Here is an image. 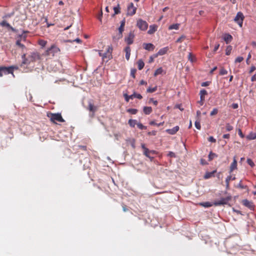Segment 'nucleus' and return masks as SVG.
<instances>
[{"label": "nucleus", "mask_w": 256, "mask_h": 256, "mask_svg": "<svg viewBox=\"0 0 256 256\" xmlns=\"http://www.w3.org/2000/svg\"><path fill=\"white\" fill-rule=\"evenodd\" d=\"M247 138L250 140L256 139V133L251 132L248 136Z\"/></svg>", "instance_id": "nucleus-27"}, {"label": "nucleus", "mask_w": 256, "mask_h": 256, "mask_svg": "<svg viewBox=\"0 0 256 256\" xmlns=\"http://www.w3.org/2000/svg\"><path fill=\"white\" fill-rule=\"evenodd\" d=\"M124 50L126 52H126H130V48L129 46H128L126 47L125 49H124Z\"/></svg>", "instance_id": "nucleus-60"}, {"label": "nucleus", "mask_w": 256, "mask_h": 256, "mask_svg": "<svg viewBox=\"0 0 256 256\" xmlns=\"http://www.w3.org/2000/svg\"><path fill=\"white\" fill-rule=\"evenodd\" d=\"M220 47V44H216V45H215V46L214 48V52H216L219 48Z\"/></svg>", "instance_id": "nucleus-59"}, {"label": "nucleus", "mask_w": 256, "mask_h": 256, "mask_svg": "<svg viewBox=\"0 0 256 256\" xmlns=\"http://www.w3.org/2000/svg\"><path fill=\"white\" fill-rule=\"evenodd\" d=\"M232 50V46H228L226 48V55H228V56L230 55V52H231Z\"/></svg>", "instance_id": "nucleus-39"}, {"label": "nucleus", "mask_w": 256, "mask_h": 256, "mask_svg": "<svg viewBox=\"0 0 256 256\" xmlns=\"http://www.w3.org/2000/svg\"><path fill=\"white\" fill-rule=\"evenodd\" d=\"M156 90H157L156 86L152 88L150 87L146 90V92H149V93H152V92H156Z\"/></svg>", "instance_id": "nucleus-35"}, {"label": "nucleus", "mask_w": 256, "mask_h": 256, "mask_svg": "<svg viewBox=\"0 0 256 256\" xmlns=\"http://www.w3.org/2000/svg\"><path fill=\"white\" fill-rule=\"evenodd\" d=\"M124 99L126 102H128L130 99H133L134 98H136L138 99H142V96L140 94H136L134 92L132 94L128 96L126 94H124Z\"/></svg>", "instance_id": "nucleus-7"}, {"label": "nucleus", "mask_w": 256, "mask_h": 256, "mask_svg": "<svg viewBox=\"0 0 256 256\" xmlns=\"http://www.w3.org/2000/svg\"><path fill=\"white\" fill-rule=\"evenodd\" d=\"M185 38V36H182L180 37L176 41V42H181L183 39Z\"/></svg>", "instance_id": "nucleus-54"}, {"label": "nucleus", "mask_w": 256, "mask_h": 256, "mask_svg": "<svg viewBox=\"0 0 256 256\" xmlns=\"http://www.w3.org/2000/svg\"><path fill=\"white\" fill-rule=\"evenodd\" d=\"M138 70H141L144 68V63L142 60H139L138 62Z\"/></svg>", "instance_id": "nucleus-25"}, {"label": "nucleus", "mask_w": 256, "mask_h": 256, "mask_svg": "<svg viewBox=\"0 0 256 256\" xmlns=\"http://www.w3.org/2000/svg\"><path fill=\"white\" fill-rule=\"evenodd\" d=\"M142 148L144 150V154L148 158H150L152 160L153 158V157H151L150 156V150L146 148L144 144H142Z\"/></svg>", "instance_id": "nucleus-14"}, {"label": "nucleus", "mask_w": 256, "mask_h": 256, "mask_svg": "<svg viewBox=\"0 0 256 256\" xmlns=\"http://www.w3.org/2000/svg\"><path fill=\"white\" fill-rule=\"evenodd\" d=\"M88 107L87 109L90 110V112H92V116H93L94 115V113L97 110V107L96 106H94L91 100L88 101Z\"/></svg>", "instance_id": "nucleus-11"}, {"label": "nucleus", "mask_w": 256, "mask_h": 256, "mask_svg": "<svg viewBox=\"0 0 256 256\" xmlns=\"http://www.w3.org/2000/svg\"><path fill=\"white\" fill-rule=\"evenodd\" d=\"M136 26L142 30H146L148 28L147 22L142 19H140L137 21Z\"/></svg>", "instance_id": "nucleus-5"}, {"label": "nucleus", "mask_w": 256, "mask_h": 256, "mask_svg": "<svg viewBox=\"0 0 256 256\" xmlns=\"http://www.w3.org/2000/svg\"><path fill=\"white\" fill-rule=\"evenodd\" d=\"M16 44L17 46H19L22 49L26 48L25 46L23 44L20 43V40H17L16 42Z\"/></svg>", "instance_id": "nucleus-41"}, {"label": "nucleus", "mask_w": 256, "mask_h": 256, "mask_svg": "<svg viewBox=\"0 0 256 256\" xmlns=\"http://www.w3.org/2000/svg\"><path fill=\"white\" fill-rule=\"evenodd\" d=\"M237 168V161L236 159V157L234 158L233 162L231 164L230 166V172H232L234 170Z\"/></svg>", "instance_id": "nucleus-19"}, {"label": "nucleus", "mask_w": 256, "mask_h": 256, "mask_svg": "<svg viewBox=\"0 0 256 256\" xmlns=\"http://www.w3.org/2000/svg\"><path fill=\"white\" fill-rule=\"evenodd\" d=\"M30 60L31 62H35L40 59V56L37 52H32L30 56Z\"/></svg>", "instance_id": "nucleus-12"}, {"label": "nucleus", "mask_w": 256, "mask_h": 256, "mask_svg": "<svg viewBox=\"0 0 256 256\" xmlns=\"http://www.w3.org/2000/svg\"><path fill=\"white\" fill-rule=\"evenodd\" d=\"M223 38L226 44H228L232 41V37L230 34H226L224 36Z\"/></svg>", "instance_id": "nucleus-20"}, {"label": "nucleus", "mask_w": 256, "mask_h": 256, "mask_svg": "<svg viewBox=\"0 0 256 256\" xmlns=\"http://www.w3.org/2000/svg\"><path fill=\"white\" fill-rule=\"evenodd\" d=\"M195 126L196 128L198 130H200L201 128L200 124V121L199 120H197L194 123Z\"/></svg>", "instance_id": "nucleus-40"}, {"label": "nucleus", "mask_w": 256, "mask_h": 256, "mask_svg": "<svg viewBox=\"0 0 256 256\" xmlns=\"http://www.w3.org/2000/svg\"><path fill=\"white\" fill-rule=\"evenodd\" d=\"M208 140L212 142H216V140L212 136L208 138Z\"/></svg>", "instance_id": "nucleus-53"}, {"label": "nucleus", "mask_w": 256, "mask_h": 256, "mask_svg": "<svg viewBox=\"0 0 256 256\" xmlns=\"http://www.w3.org/2000/svg\"><path fill=\"white\" fill-rule=\"evenodd\" d=\"M162 72H163V70H162V68H158L155 71V72L154 73V76H156L158 74H162Z\"/></svg>", "instance_id": "nucleus-34"}, {"label": "nucleus", "mask_w": 256, "mask_h": 256, "mask_svg": "<svg viewBox=\"0 0 256 256\" xmlns=\"http://www.w3.org/2000/svg\"><path fill=\"white\" fill-rule=\"evenodd\" d=\"M244 60V58L242 56H238L235 60V62H240Z\"/></svg>", "instance_id": "nucleus-52"}, {"label": "nucleus", "mask_w": 256, "mask_h": 256, "mask_svg": "<svg viewBox=\"0 0 256 256\" xmlns=\"http://www.w3.org/2000/svg\"><path fill=\"white\" fill-rule=\"evenodd\" d=\"M136 9L133 3H130L127 7V15L130 16L134 15L136 12Z\"/></svg>", "instance_id": "nucleus-6"}, {"label": "nucleus", "mask_w": 256, "mask_h": 256, "mask_svg": "<svg viewBox=\"0 0 256 256\" xmlns=\"http://www.w3.org/2000/svg\"><path fill=\"white\" fill-rule=\"evenodd\" d=\"M232 108L234 109H236L238 108V104L236 103H234L232 104Z\"/></svg>", "instance_id": "nucleus-64"}, {"label": "nucleus", "mask_w": 256, "mask_h": 256, "mask_svg": "<svg viewBox=\"0 0 256 256\" xmlns=\"http://www.w3.org/2000/svg\"><path fill=\"white\" fill-rule=\"evenodd\" d=\"M113 9L114 12V15L118 14L120 12V8L119 4H118V5L114 7Z\"/></svg>", "instance_id": "nucleus-29"}, {"label": "nucleus", "mask_w": 256, "mask_h": 256, "mask_svg": "<svg viewBox=\"0 0 256 256\" xmlns=\"http://www.w3.org/2000/svg\"><path fill=\"white\" fill-rule=\"evenodd\" d=\"M247 162L252 168L255 166L254 162L250 158L247 159Z\"/></svg>", "instance_id": "nucleus-44"}, {"label": "nucleus", "mask_w": 256, "mask_h": 256, "mask_svg": "<svg viewBox=\"0 0 256 256\" xmlns=\"http://www.w3.org/2000/svg\"><path fill=\"white\" fill-rule=\"evenodd\" d=\"M143 48L148 51H153L155 48V46L151 43H144Z\"/></svg>", "instance_id": "nucleus-13"}, {"label": "nucleus", "mask_w": 256, "mask_h": 256, "mask_svg": "<svg viewBox=\"0 0 256 256\" xmlns=\"http://www.w3.org/2000/svg\"><path fill=\"white\" fill-rule=\"evenodd\" d=\"M156 132L155 130H152V132H149L148 134V135H152V136H155L156 134Z\"/></svg>", "instance_id": "nucleus-58"}, {"label": "nucleus", "mask_w": 256, "mask_h": 256, "mask_svg": "<svg viewBox=\"0 0 256 256\" xmlns=\"http://www.w3.org/2000/svg\"><path fill=\"white\" fill-rule=\"evenodd\" d=\"M127 142H129L133 148H135V140L134 138L126 140Z\"/></svg>", "instance_id": "nucleus-32"}, {"label": "nucleus", "mask_w": 256, "mask_h": 256, "mask_svg": "<svg viewBox=\"0 0 256 256\" xmlns=\"http://www.w3.org/2000/svg\"><path fill=\"white\" fill-rule=\"evenodd\" d=\"M242 204H243V205L248 208L250 210H252L254 208V205L252 202L246 199L242 201Z\"/></svg>", "instance_id": "nucleus-15"}, {"label": "nucleus", "mask_w": 256, "mask_h": 256, "mask_svg": "<svg viewBox=\"0 0 256 256\" xmlns=\"http://www.w3.org/2000/svg\"><path fill=\"white\" fill-rule=\"evenodd\" d=\"M238 187L240 188L244 189L245 188L246 186L242 184V181L238 184Z\"/></svg>", "instance_id": "nucleus-61"}, {"label": "nucleus", "mask_w": 256, "mask_h": 256, "mask_svg": "<svg viewBox=\"0 0 256 256\" xmlns=\"http://www.w3.org/2000/svg\"><path fill=\"white\" fill-rule=\"evenodd\" d=\"M235 179H236V178L234 176V177H232L230 176H228L226 178V188L227 189L228 188H229L230 180H234Z\"/></svg>", "instance_id": "nucleus-23"}, {"label": "nucleus", "mask_w": 256, "mask_h": 256, "mask_svg": "<svg viewBox=\"0 0 256 256\" xmlns=\"http://www.w3.org/2000/svg\"><path fill=\"white\" fill-rule=\"evenodd\" d=\"M200 94L201 101L202 102L204 100V96L208 94V92L206 90L202 89L200 90Z\"/></svg>", "instance_id": "nucleus-21"}, {"label": "nucleus", "mask_w": 256, "mask_h": 256, "mask_svg": "<svg viewBox=\"0 0 256 256\" xmlns=\"http://www.w3.org/2000/svg\"><path fill=\"white\" fill-rule=\"evenodd\" d=\"M158 56H156V54H154L153 55L151 56L150 57V58H149V63H152L154 62V59L156 58H157Z\"/></svg>", "instance_id": "nucleus-45"}, {"label": "nucleus", "mask_w": 256, "mask_h": 256, "mask_svg": "<svg viewBox=\"0 0 256 256\" xmlns=\"http://www.w3.org/2000/svg\"><path fill=\"white\" fill-rule=\"evenodd\" d=\"M217 156H218V155L212 152H210L208 154V160L211 161L214 158H216Z\"/></svg>", "instance_id": "nucleus-28"}, {"label": "nucleus", "mask_w": 256, "mask_h": 256, "mask_svg": "<svg viewBox=\"0 0 256 256\" xmlns=\"http://www.w3.org/2000/svg\"><path fill=\"white\" fill-rule=\"evenodd\" d=\"M136 125L138 127L140 130H146V127L143 126L141 123H137Z\"/></svg>", "instance_id": "nucleus-49"}, {"label": "nucleus", "mask_w": 256, "mask_h": 256, "mask_svg": "<svg viewBox=\"0 0 256 256\" xmlns=\"http://www.w3.org/2000/svg\"><path fill=\"white\" fill-rule=\"evenodd\" d=\"M47 42L43 40H38V44L42 47L44 48Z\"/></svg>", "instance_id": "nucleus-36"}, {"label": "nucleus", "mask_w": 256, "mask_h": 256, "mask_svg": "<svg viewBox=\"0 0 256 256\" xmlns=\"http://www.w3.org/2000/svg\"><path fill=\"white\" fill-rule=\"evenodd\" d=\"M136 120H129L128 123L131 127H134L136 124H137Z\"/></svg>", "instance_id": "nucleus-33"}, {"label": "nucleus", "mask_w": 256, "mask_h": 256, "mask_svg": "<svg viewBox=\"0 0 256 256\" xmlns=\"http://www.w3.org/2000/svg\"><path fill=\"white\" fill-rule=\"evenodd\" d=\"M143 111L146 114H149L152 112V108L150 106H144Z\"/></svg>", "instance_id": "nucleus-22"}, {"label": "nucleus", "mask_w": 256, "mask_h": 256, "mask_svg": "<svg viewBox=\"0 0 256 256\" xmlns=\"http://www.w3.org/2000/svg\"><path fill=\"white\" fill-rule=\"evenodd\" d=\"M150 102H152L155 106H156L158 104V101L154 100L152 98L150 99Z\"/></svg>", "instance_id": "nucleus-56"}, {"label": "nucleus", "mask_w": 256, "mask_h": 256, "mask_svg": "<svg viewBox=\"0 0 256 256\" xmlns=\"http://www.w3.org/2000/svg\"><path fill=\"white\" fill-rule=\"evenodd\" d=\"M168 50V47H165L162 48H161L159 50V51L156 54V56H159L164 55V54H166Z\"/></svg>", "instance_id": "nucleus-16"}, {"label": "nucleus", "mask_w": 256, "mask_h": 256, "mask_svg": "<svg viewBox=\"0 0 256 256\" xmlns=\"http://www.w3.org/2000/svg\"><path fill=\"white\" fill-rule=\"evenodd\" d=\"M7 68H10L12 72H10V74H12L13 75V76H14V72H13L14 70V69H15V70L18 69V67L16 66H10L9 67H7Z\"/></svg>", "instance_id": "nucleus-51"}, {"label": "nucleus", "mask_w": 256, "mask_h": 256, "mask_svg": "<svg viewBox=\"0 0 256 256\" xmlns=\"http://www.w3.org/2000/svg\"><path fill=\"white\" fill-rule=\"evenodd\" d=\"M10 72H12L10 68H7L6 66H0V77L3 74H8Z\"/></svg>", "instance_id": "nucleus-10"}, {"label": "nucleus", "mask_w": 256, "mask_h": 256, "mask_svg": "<svg viewBox=\"0 0 256 256\" xmlns=\"http://www.w3.org/2000/svg\"><path fill=\"white\" fill-rule=\"evenodd\" d=\"M124 30V26H120L118 28V33L116 34V36H113V40L114 41H117L119 39L121 38L122 36V32Z\"/></svg>", "instance_id": "nucleus-9"}, {"label": "nucleus", "mask_w": 256, "mask_h": 256, "mask_svg": "<svg viewBox=\"0 0 256 256\" xmlns=\"http://www.w3.org/2000/svg\"><path fill=\"white\" fill-rule=\"evenodd\" d=\"M0 25L3 26H6L8 28L9 27H10V25L8 23L6 22V20H4L2 21L1 23H0Z\"/></svg>", "instance_id": "nucleus-42"}, {"label": "nucleus", "mask_w": 256, "mask_h": 256, "mask_svg": "<svg viewBox=\"0 0 256 256\" xmlns=\"http://www.w3.org/2000/svg\"><path fill=\"white\" fill-rule=\"evenodd\" d=\"M30 62L31 61L30 60H28L27 58H26L22 60L20 66L22 67L24 64L28 65L30 63Z\"/></svg>", "instance_id": "nucleus-30"}, {"label": "nucleus", "mask_w": 256, "mask_h": 256, "mask_svg": "<svg viewBox=\"0 0 256 256\" xmlns=\"http://www.w3.org/2000/svg\"><path fill=\"white\" fill-rule=\"evenodd\" d=\"M48 117L50 120L56 123V121H58V122H64V120L63 119V118L62 116V115L60 114L59 113H48L47 114Z\"/></svg>", "instance_id": "nucleus-1"}, {"label": "nucleus", "mask_w": 256, "mask_h": 256, "mask_svg": "<svg viewBox=\"0 0 256 256\" xmlns=\"http://www.w3.org/2000/svg\"><path fill=\"white\" fill-rule=\"evenodd\" d=\"M180 26V24H172L170 26H169L168 30H174V29L178 30Z\"/></svg>", "instance_id": "nucleus-26"}, {"label": "nucleus", "mask_w": 256, "mask_h": 256, "mask_svg": "<svg viewBox=\"0 0 256 256\" xmlns=\"http://www.w3.org/2000/svg\"><path fill=\"white\" fill-rule=\"evenodd\" d=\"M127 112L132 114H135L138 112V110L135 108H129L127 110Z\"/></svg>", "instance_id": "nucleus-38"}, {"label": "nucleus", "mask_w": 256, "mask_h": 256, "mask_svg": "<svg viewBox=\"0 0 256 256\" xmlns=\"http://www.w3.org/2000/svg\"><path fill=\"white\" fill-rule=\"evenodd\" d=\"M60 52V48L56 45H52L50 48L44 52V55L46 56H54L56 54Z\"/></svg>", "instance_id": "nucleus-2"}, {"label": "nucleus", "mask_w": 256, "mask_h": 256, "mask_svg": "<svg viewBox=\"0 0 256 256\" xmlns=\"http://www.w3.org/2000/svg\"><path fill=\"white\" fill-rule=\"evenodd\" d=\"M226 130L228 132L231 131L232 130H233V126H232L230 124H226Z\"/></svg>", "instance_id": "nucleus-47"}, {"label": "nucleus", "mask_w": 256, "mask_h": 256, "mask_svg": "<svg viewBox=\"0 0 256 256\" xmlns=\"http://www.w3.org/2000/svg\"><path fill=\"white\" fill-rule=\"evenodd\" d=\"M157 28H158V26L156 25V24L150 25V28L148 32V33L150 34H153L154 32H155L156 31Z\"/></svg>", "instance_id": "nucleus-18"}, {"label": "nucleus", "mask_w": 256, "mask_h": 256, "mask_svg": "<svg viewBox=\"0 0 256 256\" xmlns=\"http://www.w3.org/2000/svg\"><path fill=\"white\" fill-rule=\"evenodd\" d=\"M200 204L205 208H208L212 206V204L210 202L200 203Z\"/></svg>", "instance_id": "nucleus-37"}, {"label": "nucleus", "mask_w": 256, "mask_h": 256, "mask_svg": "<svg viewBox=\"0 0 256 256\" xmlns=\"http://www.w3.org/2000/svg\"><path fill=\"white\" fill-rule=\"evenodd\" d=\"M111 58H112V55L110 54V52H104L102 54V58L104 60L106 58V59H108V60H110V59Z\"/></svg>", "instance_id": "nucleus-24"}, {"label": "nucleus", "mask_w": 256, "mask_h": 256, "mask_svg": "<svg viewBox=\"0 0 256 256\" xmlns=\"http://www.w3.org/2000/svg\"><path fill=\"white\" fill-rule=\"evenodd\" d=\"M164 124V122H160V123H159V124H158V123L155 122H154V121H152V122H150V125H156V126H162V125H163V124Z\"/></svg>", "instance_id": "nucleus-43"}, {"label": "nucleus", "mask_w": 256, "mask_h": 256, "mask_svg": "<svg viewBox=\"0 0 256 256\" xmlns=\"http://www.w3.org/2000/svg\"><path fill=\"white\" fill-rule=\"evenodd\" d=\"M112 46H108V48H107V50H106V52H110V54H112Z\"/></svg>", "instance_id": "nucleus-55"}, {"label": "nucleus", "mask_w": 256, "mask_h": 256, "mask_svg": "<svg viewBox=\"0 0 256 256\" xmlns=\"http://www.w3.org/2000/svg\"><path fill=\"white\" fill-rule=\"evenodd\" d=\"M244 16L243 14L239 12L237 13L234 18V21L237 23L240 27H242Z\"/></svg>", "instance_id": "nucleus-4"}, {"label": "nucleus", "mask_w": 256, "mask_h": 256, "mask_svg": "<svg viewBox=\"0 0 256 256\" xmlns=\"http://www.w3.org/2000/svg\"><path fill=\"white\" fill-rule=\"evenodd\" d=\"M231 200L232 196H229L226 198H222L220 200L215 201L214 202V204L215 206L227 204L229 201H230Z\"/></svg>", "instance_id": "nucleus-3"}, {"label": "nucleus", "mask_w": 256, "mask_h": 256, "mask_svg": "<svg viewBox=\"0 0 256 256\" xmlns=\"http://www.w3.org/2000/svg\"><path fill=\"white\" fill-rule=\"evenodd\" d=\"M256 69V67L254 66H252L250 67V73H252L254 70H255Z\"/></svg>", "instance_id": "nucleus-62"}, {"label": "nucleus", "mask_w": 256, "mask_h": 256, "mask_svg": "<svg viewBox=\"0 0 256 256\" xmlns=\"http://www.w3.org/2000/svg\"><path fill=\"white\" fill-rule=\"evenodd\" d=\"M130 52L126 53V58L127 60H128L130 58Z\"/></svg>", "instance_id": "nucleus-63"}, {"label": "nucleus", "mask_w": 256, "mask_h": 256, "mask_svg": "<svg viewBox=\"0 0 256 256\" xmlns=\"http://www.w3.org/2000/svg\"><path fill=\"white\" fill-rule=\"evenodd\" d=\"M179 130L178 126H176L172 128L168 129L166 130V132L170 134H175Z\"/></svg>", "instance_id": "nucleus-17"}, {"label": "nucleus", "mask_w": 256, "mask_h": 256, "mask_svg": "<svg viewBox=\"0 0 256 256\" xmlns=\"http://www.w3.org/2000/svg\"><path fill=\"white\" fill-rule=\"evenodd\" d=\"M216 172L215 170L212 172H206L205 175L204 176V178L205 179H208L213 176L214 174Z\"/></svg>", "instance_id": "nucleus-31"}, {"label": "nucleus", "mask_w": 256, "mask_h": 256, "mask_svg": "<svg viewBox=\"0 0 256 256\" xmlns=\"http://www.w3.org/2000/svg\"><path fill=\"white\" fill-rule=\"evenodd\" d=\"M238 134H239V136L242 138H244V134H242V130L240 129H239L238 130Z\"/></svg>", "instance_id": "nucleus-57"}, {"label": "nucleus", "mask_w": 256, "mask_h": 256, "mask_svg": "<svg viewBox=\"0 0 256 256\" xmlns=\"http://www.w3.org/2000/svg\"><path fill=\"white\" fill-rule=\"evenodd\" d=\"M228 74V71L224 69V68H222L220 72V75H224Z\"/></svg>", "instance_id": "nucleus-46"}, {"label": "nucleus", "mask_w": 256, "mask_h": 256, "mask_svg": "<svg viewBox=\"0 0 256 256\" xmlns=\"http://www.w3.org/2000/svg\"><path fill=\"white\" fill-rule=\"evenodd\" d=\"M218 112V110L216 108H214L212 110L211 112L210 115L211 116H212L214 115H216Z\"/></svg>", "instance_id": "nucleus-48"}, {"label": "nucleus", "mask_w": 256, "mask_h": 256, "mask_svg": "<svg viewBox=\"0 0 256 256\" xmlns=\"http://www.w3.org/2000/svg\"><path fill=\"white\" fill-rule=\"evenodd\" d=\"M134 36L135 35L134 32H130L128 36L125 38L124 40L128 45L132 44L134 42Z\"/></svg>", "instance_id": "nucleus-8"}, {"label": "nucleus", "mask_w": 256, "mask_h": 256, "mask_svg": "<svg viewBox=\"0 0 256 256\" xmlns=\"http://www.w3.org/2000/svg\"><path fill=\"white\" fill-rule=\"evenodd\" d=\"M136 70L134 69V68L130 70V76L133 78H135V74H136Z\"/></svg>", "instance_id": "nucleus-50"}]
</instances>
